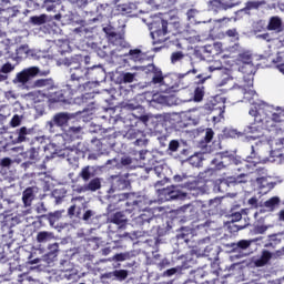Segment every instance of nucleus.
<instances>
[{
    "label": "nucleus",
    "instance_id": "obj_1",
    "mask_svg": "<svg viewBox=\"0 0 284 284\" xmlns=\"http://www.w3.org/2000/svg\"><path fill=\"white\" fill-rule=\"evenodd\" d=\"M173 27L176 34H183L187 32L190 24L183 22V19L179 17V11L171 10L168 13V19L158 18L150 23V34L153 40V45H159L168 41V34L172 32L170 27Z\"/></svg>",
    "mask_w": 284,
    "mask_h": 284
},
{
    "label": "nucleus",
    "instance_id": "obj_2",
    "mask_svg": "<svg viewBox=\"0 0 284 284\" xmlns=\"http://www.w3.org/2000/svg\"><path fill=\"white\" fill-rule=\"evenodd\" d=\"M248 114L254 118L255 123H262L265 130L273 132L275 136H283L284 129L278 126V123H284L283 108L262 102L251 108Z\"/></svg>",
    "mask_w": 284,
    "mask_h": 284
},
{
    "label": "nucleus",
    "instance_id": "obj_3",
    "mask_svg": "<svg viewBox=\"0 0 284 284\" xmlns=\"http://www.w3.org/2000/svg\"><path fill=\"white\" fill-rule=\"evenodd\" d=\"M50 74V70L41 71L39 67H30L23 69L22 71L18 72L16 78L13 79V83H21L27 90H43L44 97L51 90H57V83L52 78H40L34 81L36 77H48Z\"/></svg>",
    "mask_w": 284,
    "mask_h": 284
},
{
    "label": "nucleus",
    "instance_id": "obj_4",
    "mask_svg": "<svg viewBox=\"0 0 284 284\" xmlns=\"http://www.w3.org/2000/svg\"><path fill=\"white\" fill-rule=\"evenodd\" d=\"M83 57L75 55L72 58H64L63 64L70 68V79H78L80 81H85L87 69L81 65Z\"/></svg>",
    "mask_w": 284,
    "mask_h": 284
},
{
    "label": "nucleus",
    "instance_id": "obj_5",
    "mask_svg": "<svg viewBox=\"0 0 284 284\" xmlns=\"http://www.w3.org/2000/svg\"><path fill=\"white\" fill-rule=\"evenodd\" d=\"M103 32L105 34L106 40L111 45L115 48H130V43L125 41V31H116V29L112 26H106L103 28Z\"/></svg>",
    "mask_w": 284,
    "mask_h": 284
},
{
    "label": "nucleus",
    "instance_id": "obj_6",
    "mask_svg": "<svg viewBox=\"0 0 284 284\" xmlns=\"http://www.w3.org/2000/svg\"><path fill=\"white\" fill-rule=\"evenodd\" d=\"M142 70L145 72V74H152V85H166L168 88H174V84L168 82L170 75H164L161 68L154 65L153 63L142 67Z\"/></svg>",
    "mask_w": 284,
    "mask_h": 284
},
{
    "label": "nucleus",
    "instance_id": "obj_7",
    "mask_svg": "<svg viewBox=\"0 0 284 284\" xmlns=\"http://www.w3.org/2000/svg\"><path fill=\"white\" fill-rule=\"evenodd\" d=\"M125 205V212H128L129 214L133 213L134 216L135 214H139V212H146L148 207L152 205V201H149L148 199L140 196L136 200H133L132 202L128 201Z\"/></svg>",
    "mask_w": 284,
    "mask_h": 284
},
{
    "label": "nucleus",
    "instance_id": "obj_8",
    "mask_svg": "<svg viewBox=\"0 0 284 284\" xmlns=\"http://www.w3.org/2000/svg\"><path fill=\"white\" fill-rule=\"evenodd\" d=\"M181 210L182 212H189V216L193 221H205L207 219V213L197 203L185 204Z\"/></svg>",
    "mask_w": 284,
    "mask_h": 284
},
{
    "label": "nucleus",
    "instance_id": "obj_9",
    "mask_svg": "<svg viewBox=\"0 0 284 284\" xmlns=\"http://www.w3.org/2000/svg\"><path fill=\"white\" fill-rule=\"evenodd\" d=\"M85 85H88V82L84 80L70 78L67 81L64 90H67V94H69L70 99H72L74 94H82V92H85Z\"/></svg>",
    "mask_w": 284,
    "mask_h": 284
},
{
    "label": "nucleus",
    "instance_id": "obj_10",
    "mask_svg": "<svg viewBox=\"0 0 284 284\" xmlns=\"http://www.w3.org/2000/svg\"><path fill=\"white\" fill-rule=\"evenodd\" d=\"M176 199H183V193L178 190L175 185L159 190V201H161V203L176 201Z\"/></svg>",
    "mask_w": 284,
    "mask_h": 284
},
{
    "label": "nucleus",
    "instance_id": "obj_11",
    "mask_svg": "<svg viewBox=\"0 0 284 284\" xmlns=\"http://www.w3.org/2000/svg\"><path fill=\"white\" fill-rule=\"evenodd\" d=\"M110 183V192H121L123 190H128L131 185L128 175H111Z\"/></svg>",
    "mask_w": 284,
    "mask_h": 284
},
{
    "label": "nucleus",
    "instance_id": "obj_12",
    "mask_svg": "<svg viewBox=\"0 0 284 284\" xmlns=\"http://www.w3.org/2000/svg\"><path fill=\"white\" fill-rule=\"evenodd\" d=\"M151 221H154V213L150 211H143V213L133 217L131 223L133 227H141V230H148L150 227Z\"/></svg>",
    "mask_w": 284,
    "mask_h": 284
},
{
    "label": "nucleus",
    "instance_id": "obj_13",
    "mask_svg": "<svg viewBox=\"0 0 284 284\" xmlns=\"http://www.w3.org/2000/svg\"><path fill=\"white\" fill-rule=\"evenodd\" d=\"M72 119V114L68 112H59L53 115L51 121L48 122V125L50 130L52 128H68V123H70V120Z\"/></svg>",
    "mask_w": 284,
    "mask_h": 284
},
{
    "label": "nucleus",
    "instance_id": "obj_14",
    "mask_svg": "<svg viewBox=\"0 0 284 284\" xmlns=\"http://www.w3.org/2000/svg\"><path fill=\"white\" fill-rule=\"evenodd\" d=\"M63 214H65V210H58L42 215V219L49 221V225L54 230H63V223L60 222L63 219Z\"/></svg>",
    "mask_w": 284,
    "mask_h": 284
},
{
    "label": "nucleus",
    "instance_id": "obj_15",
    "mask_svg": "<svg viewBox=\"0 0 284 284\" xmlns=\"http://www.w3.org/2000/svg\"><path fill=\"white\" fill-rule=\"evenodd\" d=\"M210 78L211 77L205 75V73H201L196 75L195 84L197 87L195 88L194 95H193V99L196 103L203 101V97H205V87L203 85V83H205V81Z\"/></svg>",
    "mask_w": 284,
    "mask_h": 284
},
{
    "label": "nucleus",
    "instance_id": "obj_16",
    "mask_svg": "<svg viewBox=\"0 0 284 284\" xmlns=\"http://www.w3.org/2000/svg\"><path fill=\"white\" fill-rule=\"evenodd\" d=\"M234 155H227L226 153H220L215 159L212 160V165H215V170H223L227 165H232Z\"/></svg>",
    "mask_w": 284,
    "mask_h": 284
},
{
    "label": "nucleus",
    "instance_id": "obj_17",
    "mask_svg": "<svg viewBox=\"0 0 284 284\" xmlns=\"http://www.w3.org/2000/svg\"><path fill=\"white\" fill-rule=\"evenodd\" d=\"M39 193V187L38 186H28L23 192H22V203L24 207H31L32 206V201L37 199V194Z\"/></svg>",
    "mask_w": 284,
    "mask_h": 284
},
{
    "label": "nucleus",
    "instance_id": "obj_18",
    "mask_svg": "<svg viewBox=\"0 0 284 284\" xmlns=\"http://www.w3.org/2000/svg\"><path fill=\"white\" fill-rule=\"evenodd\" d=\"M48 99L50 103H68L70 95L65 89H61L54 92H48Z\"/></svg>",
    "mask_w": 284,
    "mask_h": 284
},
{
    "label": "nucleus",
    "instance_id": "obj_19",
    "mask_svg": "<svg viewBox=\"0 0 284 284\" xmlns=\"http://www.w3.org/2000/svg\"><path fill=\"white\" fill-rule=\"evenodd\" d=\"M252 240H240L236 243H232V252L240 254V256H247V253L245 252L252 247Z\"/></svg>",
    "mask_w": 284,
    "mask_h": 284
},
{
    "label": "nucleus",
    "instance_id": "obj_20",
    "mask_svg": "<svg viewBox=\"0 0 284 284\" xmlns=\"http://www.w3.org/2000/svg\"><path fill=\"white\" fill-rule=\"evenodd\" d=\"M103 74L105 73L101 68H98V67L87 68L85 83H90V81H92V83H99Z\"/></svg>",
    "mask_w": 284,
    "mask_h": 284
},
{
    "label": "nucleus",
    "instance_id": "obj_21",
    "mask_svg": "<svg viewBox=\"0 0 284 284\" xmlns=\"http://www.w3.org/2000/svg\"><path fill=\"white\" fill-rule=\"evenodd\" d=\"M28 128L22 126L20 129H17L11 135V142L13 143V145H17L19 143H26V141L28 140Z\"/></svg>",
    "mask_w": 284,
    "mask_h": 284
},
{
    "label": "nucleus",
    "instance_id": "obj_22",
    "mask_svg": "<svg viewBox=\"0 0 284 284\" xmlns=\"http://www.w3.org/2000/svg\"><path fill=\"white\" fill-rule=\"evenodd\" d=\"M274 258V253L270 252L268 250H262L261 256L253 261L255 267H265L268 265L270 262Z\"/></svg>",
    "mask_w": 284,
    "mask_h": 284
},
{
    "label": "nucleus",
    "instance_id": "obj_23",
    "mask_svg": "<svg viewBox=\"0 0 284 284\" xmlns=\"http://www.w3.org/2000/svg\"><path fill=\"white\" fill-rule=\"evenodd\" d=\"M239 71L242 72L243 79L244 81H250V79H252V81L254 80V75L256 74V67L254 65V63H250V64H240L239 67Z\"/></svg>",
    "mask_w": 284,
    "mask_h": 284
},
{
    "label": "nucleus",
    "instance_id": "obj_24",
    "mask_svg": "<svg viewBox=\"0 0 284 284\" xmlns=\"http://www.w3.org/2000/svg\"><path fill=\"white\" fill-rule=\"evenodd\" d=\"M101 190V179L94 178L89 183L80 187L79 192H97Z\"/></svg>",
    "mask_w": 284,
    "mask_h": 284
},
{
    "label": "nucleus",
    "instance_id": "obj_25",
    "mask_svg": "<svg viewBox=\"0 0 284 284\" xmlns=\"http://www.w3.org/2000/svg\"><path fill=\"white\" fill-rule=\"evenodd\" d=\"M83 154L81 150L73 148L67 154V160L73 168H79V158Z\"/></svg>",
    "mask_w": 284,
    "mask_h": 284
},
{
    "label": "nucleus",
    "instance_id": "obj_26",
    "mask_svg": "<svg viewBox=\"0 0 284 284\" xmlns=\"http://www.w3.org/2000/svg\"><path fill=\"white\" fill-rule=\"evenodd\" d=\"M266 30L273 32H283V20L278 17H271Z\"/></svg>",
    "mask_w": 284,
    "mask_h": 284
},
{
    "label": "nucleus",
    "instance_id": "obj_27",
    "mask_svg": "<svg viewBox=\"0 0 284 284\" xmlns=\"http://www.w3.org/2000/svg\"><path fill=\"white\" fill-rule=\"evenodd\" d=\"M282 241H283V235L281 234L268 235L267 243L264 245V247H267V248L271 247L272 250H276V247L281 245Z\"/></svg>",
    "mask_w": 284,
    "mask_h": 284
},
{
    "label": "nucleus",
    "instance_id": "obj_28",
    "mask_svg": "<svg viewBox=\"0 0 284 284\" xmlns=\"http://www.w3.org/2000/svg\"><path fill=\"white\" fill-rule=\"evenodd\" d=\"M222 44L216 42L214 44H206L204 47V52H207L209 57H216V54H221L223 49H221Z\"/></svg>",
    "mask_w": 284,
    "mask_h": 284
},
{
    "label": "nucleus",
    "instance_id": "obj_29",
    "mask_svg": "<svg viewBox=\"0 0 284 284\" xmlns=\"http://www.w3.org/2000/svg\"><path fill=\"white\" fill-rule=\"evenodd\" d=\"M262 125H256V123L252 124L251 126L247 128V133L253 134L251 135V139H261L263 136V133L261 130H265V125L261 123Z\"/></svg>",
    "mask_w": 284,
    "mask_h": 284
},
{
    "label": "nucleus",
    "instance_id": "obj_30",
    "mask_svg": "<svg viewBox=\"0 0 284 284\" xmlns=\"http://www.w3.org/2000/svg\"><path fill=\"white\" fill-rule=\"evenodd\" d=\"M54 239V233L50 231H40L36 236L37 243H48Z\"/></svg>",
    "mask_w": 284,
    "mask_h": 284
},
{
    "label": "nucleus",
    "instance_id": "obj_31",
    "mask_svg": "<svg viewBox=\"0 0 284 284\" xmlns=\"http://www.w3.org/2000/svg\"><path fill=\"white\" fill-rule=\"evenodd\" d=\"M119 12H122V14H132L134 10H136V2H125L123 4L118 6Z\"/></svg>",
    "mask_w": 284,
    "mask_h": 284
},
{
    "label": "nucleus",
    "instance_id": "obj_32",
    "mask_svg": "<svg viewBox=\"0 0 284 284\" xmlns=\"http://www.w3.org/2000/svg\"><path fill=\"white\" fill-rule=\"evenodd\" d=\"M59 256V243L49 244L48 253H47V261H54Z\"/></svg>",
    "mask_w": 284,
    "mask_h": 284
},
{
    "label": "nucleus",
    "instance_id": "obj_33",
    "mask_svg": "<svg viewBox=\"0 0 284 284\" xmlns=\"http://www.w3.org/2000/svg\"><path fill=\"white\" fill-rule=\"evenodd\" d=\"M124 57H129L131 61L136 63L138 61H143L144 54L141 49H131L128 53L124 54Z\"/></svg>",
    "mask_w": 284,
    "mask_h": 284
},
{
    "label": "nucleus",
    "instance_id": "obj_34",
    "mask_svg": "<svg viewBox=\"0 0 284 284\" xmlns=\"http://www.w3.org/2000/svg\"><path fill=\"white\" fill-rule=\"evenodd\" d=\"M78 176H79V179H82V181H84V183H88V181H90V179H92L94 176V174L92 173V166L87 165V166L82 168V170L80 171Z\"/></svg>",
    "mask_w": 284,
    "mask_h": 284
},
{
    "label": "nucleus",
    "instance_id": "obj_35",
    "mask_svg": "<svg viewBox=\"0 0 284 284\" xmlns=\"http://www.w3.org/2000/svg\"><path fill=\"white\" fill-rule=\"evenodd\" d=\"M82 130H83L82 126H70L65 131V136H69V139H71V141H74V139H79V136H81Z\"/></svg>",
    "mask_w": 284,
    "mask_h": 284
},
{
    "label": "nucleus",
    "instance_id": "obj_36",
    "mask_svg": "<svg viewBox=\"0 0 284 284\" xmlns=\"http://www.w3.org/2000/svg\"><path fill=\"white\" fill-rule=\"evenodd\" d=\"M111 223H114V225H120V227H123L125 223H128V219H125V215L121 212H116L111 216Z\"/></svg>",
    "mask_w": 284,
    "mask_h": 284
},
{
    "label": "nucleus",
    "instance_id": "obj_37",
    "mask_svg": "<svg viewBox=\"0 0 284 284\" xmlns=\"http://www.w3.org/2000/svg\"><path fill=\"white\" fill-rule=\"evenodd\" d=\"M210 3H212L216 9V12L221 11V10H230V8H236V6H239V3L241 2H234V3H224L223 1H211Z\"/></svg>",
    "mask_w": 284,
    "mask_h": 284
},
{
    "label": "nucleus",
    "instance_id": "obj_38",
    "mask_svg": "<svg viewBox=\"0 0 284 284\" xmlns=\"http://www.w3.org/2000/svg\"><path fill=\"white\" fill-rule=\"evenodd\" d=\"M190 165L193 168H201L203 165V153H195L189 158Z\"/></svg>",
    "mask_w": 284,
    "mask_h": 284
},
{
    "label": "nucleus",
    "instance_id": "obj_39",
    "mask_svg": "<svg viewBox=\"0 0 284 284\" xmlns=\"http://www.w3.org/2000/svg\"><path fill=\"white\" fill-rule=\"evenodd\" d=\"M136 73L122 72L118 78L119 83H134Z\"/></svg>",
    "mask_w": 284,
    "mask_h": 284
},
{
    "label": "nucleus",
    "instance_id": "obj_40",
    "mask_svg": "<svg viewBox=\"0 0 284 284\" xmlns=\"http://www.w3.org/2000/svg\"><path fill=\"white\" fill-rule=\"evenodd\" d=\"M132 256H134V253L132 252L116 253L113 257L109 258V261H116L118 263H121L123 261H130Z\"/></svg>",
    "mask_w": 284,
    "mask_h": 284
},
{
    "label": "nucleus",
    "instance_id": "obj_41",
    "mask_svg": "<svg viewBox=\"0 0 284 284\" xmlns=\"http://www.w3.org/2000/svg\"><path fill=\"white\" fill-rule=\"evenodd\" d=\"M237 61H239L240 65H247V64L252 63L253 58H252V54L244 52V53H240L237 55Z\"/></svg>",
    "mask_w": 284,
    "mask_h": 284
},
{
    "label": "nucleus",
    "instance_id": "obj_42",
    "mask_svg": "<svg viewBox=\"0 0 284 284\" xmlns=\"http://www.w3.org/2000/svg\"><path fill=\"white\" fill-rule=\"evenodd\" d=\"M47 21H48V16L45 14L32 16L30 18V23H32V26H43V23H45Z\"/></svg>",
    "mask_w": 284,
    "mask_h": 284
},
{
    "label": "nucleus",
    "instance_id": "obj_43",
    "mask_svg": "<svg viewBox=\"0 0 284 284\" xmlns=\"http://www.w3.org/2000/svg\"><path fill=\"white\" fill-rule=\"evenodd\" d=\"M224 37H227V39H230L233 43H236L240 39V34L236 28L226 30Z\"/></svg>",
    "mask_w": 284,
    "mask_h": 284
},
{
    "label": "nucleus",
    "instance_id": "obj_44",
    "mask_svg": "<svg viewBox=\"0 0 284 284\" xmlns=\"http://www.w3.org/2000/svg\"><path fill=\"white\" fill-rule=\"evenodd\" d=\"M112 8L108 2L101 3L97 7V12L100 14V17H105V14H109L111 12Z\"/></svg>",
    "mask_w": 284,
    "mask_h": 284
},
{
    "label": "nucleus",
    "instance_id": "obj_45",
    "mask_svg": "<svg viewBox=\"0 0 284 284\" xmlns=\"http://www.w3.org/2000/svg\"><path fill=\"white\" fill-rule=\"evenodd\" d=\"M115 281H125L128 278V270H115L113 271Z\"/></svg>",
    "mask_w": 284,
    "mask_h": 284
},
{
    "label": "nucleus",
    "instance_id": "obj_46",
    "mask_svg": "<svg viewBox=\"0 0 284 284\" xmlns=\"http://www.w3.org/2000/svg\"><path fill=\"white\" fill-rule=\"evenodd\" d=\"M281 203V199H278L277 196H273L270 200H267L264 205L265 207H268L270 210H274V207H276V205H278Z\"/></svg>",
    "mask_w": 284,
    "mask_h": 284
},
{
    "label": "nucleus",
    "instance_id": "obj_47",
    "mask_svg": "<svg viewBox=\"0 0 284 284\" xmlns=\"http://www.w3.org/2000/svg\"><path fill=\"white\" fill-rule=\"evenodd\" d=\"M185 59V54L182 51H175L171 54V63H179V61H183Z\"/></svg>",
    "mask_w": 284,
    "mask_h": 284
},
{
    "label": "nucleus",
    "instance_id": "obj_48",
    "mask_svg": "<svg viewBox=\"0 0 284 284\" xmlns=\"http://www.w3.org/2000/svg\"><path fill=\"white\" fill-rule=\"evenodd\" d=\"M229 230L231 234H235V232H241V230H245V225H239L236 224V222H230Z\"/></svg>",
    "mask_w": 284,
    "mask_h": 284
},
{
    "label": "nucleus",
    "instance_id": "obj_49",
    "mask_svg": "<svg viewBox=\"0 0 284 284\" xmlns=\"http://www.w3.org/2000/svg\"><path fill=\"white\" fill-rule=\"evenodd\" d=\"M190 230L182 227L181 233L178 234V239L184 241L185 243H187V241H190Z\"/></svg>",
    "mask_w": 284,
    "mask_h": 284
},
{
    "label": "nucleus",
    "instance_id": "obj_50",
    "mask_svg": "<svg viewBox=\"0 0 284 284\" xmlns=\"http://www.w3.org/2000/svg\"><path fill=\"white\" fill-rule=\"evenodd\" d=\"M212 139H214V130L212 128L205 129L204 142L212 143Z\"/></svg>",
    "mask_w": 284,
    "mask_h": 284
},
{
    "label": "nucleus",
    "instance_id": "obj_51",
    "mask_svg": "<svg viewBox=\"0 0 284 284\" xmlns=\"http://www.w3.org/2000/svg\"><path fill=\"white\" fill-rule=\"evenodd\" d=\"M263 3L265 2H247L244 11L247 12V10H258V8L263 6Z\"/></svg>",
    "mask_w": 284,
    "mask_h": 284
},
{
    "label": "nucleus",
    "instance_id": "obj_52",
    "mask_svg": "<svg viewBox=\"0 0 284 284\" xmlns=\"http://www.w3.org/2000/svg\"><path fill=\"white\" fill-rule=\"evenodd\" d=\"M256 39H262V41H266V43H272V41H274V38L272 37V34L267 32L257 34Z\"/></svg>",
    "mask_w": 284,
    "mask_h": 284
},
{
    "label": "nucleus",
    "instance_id": "obj_53",
    "mask_svg": "<svg viewBox=\"0 0 284 284\" xmlns=\"http://www.w3.org/2000/svg\"><path fill=\"white\" fill-rule=\"evenodd\" d=\"M21 125V116L19 114H14L10 121L11 128H19Z\"/></svg>",
    "mask_w": 284,
    "mask_h": 284
},
{
    "label": "nucleus",
    "instance_id": "obj_54",
    "mask_svg": "<svg viewBox=\"0 0 284 284\" xmlns=\"http://www.w3.org/2000/svg\"><path fill=\"white\" fill-rule=\"evenodd\" d=\"M28 154H29V159H30L31 161H39V151H37V149L31 148V149L28 151Z\"/></svg>",
    "mask_w": 284,
    "mask_h": 284
},
{
    "label": "nucleus",
    "instance_id": "obj_55",
    "mask_svg": "<svg viewBox=\"0 0 284 284\" xmlns=\"http://www.w3.org/2000/svg\"><path fill=\"white\" fill-rule=\"evenodd\" d=\"M241 219H243V214H241V212H235V213L231 214L230 223H239V221H241Z\"/></svg>",
    "mask_w": 284,
    "mask_h": 284
},
{
    "label": "nucleus",
    "instance_id": "obj_56",
    "mask_svg": "<svg viewBox=\"0 0 284 284\" xmlns=\"http://www.w3.org/2000/svg\"><path fill=\"white\" fill-rule=\"evenodd\" d=\"M95 52L98 54V57H100V59H105V57H108V47H103L95 49Z\"/></svg>",
    "mask_w": 284,
    "mask_h": 284
},
{
    "label": "nucleus",
    "instance_id": "obj_57",
    "mask_svg": "<svg viewBox=\"0 0 284 284\" xmlns=\"http://www.w3.org/2000/svg\"><path fill=\"white\" fill-rule=\"evenodd\" d=\"M180 143H179V140H172L170 143H169V150L170 152H176L180 148Z\"/></svg>",
    "mask_w": 284,
    "mask_h": 284
},
{
    "label": "nucleus",
    "instance_id": "obj_58",
    "mask_svg": "<svg viewBox=\"0 0 284 284\" xmlns=\"http://www.w3.org/2000/svg\"><path fill=\"white\" fill-rule=\"evenodd\" d=\"M12 70H14V67H12V63L10 62L4 63L1 68V72H3V74H9Z\"/></svg>",
    "mask_w": 284,
    "mask_h": 284
},
{
    "label": "nucleus",
    "instance_id": "obj_59",
    "mask_svg": "<svg viewBox=\"0 0 284 284\" xmlns=\"http://www.w3.org/2000/svg\"><path fill=\"white\" fill-rule=\"evenodd\" d=\"M180 267H172L166 271H164L163 276H174L178 272H180Z\"/></svg>",
    "mask_w": 284,
    "mask_h": 284
},
{
    "label": "nucleus",
    "instance_id": "obj_60",
    "mask_svg": "<svg viewBox=\"0 0 284 284\" xmlns=\"http://www.w3.org/2000/svg\"><path fill=\"white\" fill-rule=\"evenodd\" d=\"M0 165L1 168H10V165H12V159L3 158L2 160H0Z\"/></svg>",
    "mask_w": 284,
    "mask_h": 284
},
{
    "label": "nucleus",
    "instance_id": "obj_61",
    "mask_svg": "<svg viewBox=\"0 0 284 284\" xmlns=\"http://www.w3.org/2000/svg\"><path fill=\"white\" fill-rule=\"evenodd\" d=\"M196 14H199V10H196V9H189L186 12V17H187L189 21H192V19H194V17H196Z\"/></svg>",
    "mask_w": 284,
    "mask_h": 284
},
{
    "label": "nucleus",
    "instance_id": "obj_62",
    "mask_svg": "<svg viewBox=\"0 0 284 284\" xmlns=\"http://www.w3.org/2000/svg\"><path fill=\"white\" fill-rule=\"evenodd\" d=\"M265 30V24H263V21H258L254 26V32H263Z\"/></svg>",
    "mask_w": 284,
    "mask_h": 284
},
{
    "label": "nucleus",
    "instance_id": "obj_63",
    "mask_svg": "<svg viewBox=\"0 0 284 284\" xmlns=\"http://www.w3.org/2000/svg\"><path fill=\"white\" fill-rule=\"evenodd\" d=\"M102 278H104L105 281H115L114 271L102 274Z\"/></svg>",
    "mask_w": 284,
    "mask_h": 284
},
{
    "label": "nucleus",
    "instance_id": "obj_64",
    "mask_svg": "<svg viewBox=\"0 0 284 284\" xmlns=\"http://www.w3.org/2000/svg\"><path fill=\"white\" fill-rule=\"evenodd\" d=\"M134 196V193H122L119 194V201H130V197Z\"/></svg>",
    "mask_w": 284,
    "mask_h": 284
}]
</instances>
